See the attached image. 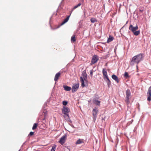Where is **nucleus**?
<instances>
[{
  "label": "nucleus",
  "instance_id": "obj_17",
  "mask_svg": "<svg viewBox=\"0 0 151 151\" xmlns=\"http://www.w3.org/2000/svg\"><path fill=\"white\" fill-rule=\"evenodd\" d=\"M70 17V15L68 16L67 18L65 19L62 22L61 24V25H63L65 23L67 22L68 20L69 17Z\"/></svg>",
  "mask_w": 151,
  "mask_h": 151
},
{
  "label": "nucleus",
  "instance_id": "obj_25",
  "mask_svg": "<svg viewBox=\"0 0 151 151\" xmlns=\"http://www.w3.org/2000/svg\"><path fill=\"white\" fill-rule=\"evenodd\" d=\"M56 147V145H55L54 146L52 147L51 151H55V149Z\"/></svg>",
  "mask_w": 151,
  "mask_h": 151
},
{
  "label": "nucleus",
  "instance_id": "obj_28",
  "mask_svg": "<svg viewBox=\"0 0 151 151\" xmlns=\"http://www.w3.org/2000/svg\"><path fill=\"white\" fill-rule=\"evenodd\" d=\"M90 73L91 76L92 77L93 75V70H92L90 71Z\"/></svg>",
  "mask_w": 151,
  "mask_h": 151
},
{
  "label": "nucleus",
  "instance_id": "obj_27",
  "mask_svg": "<svg viewBox=\"0 0 151 151\" xmlns=\"http://www.w3.org/2000/svg\"><path fill=\"white\" fill-rule=\"evenodd\" d=\"M34 134V132H30V133L29 134V135L31 136L33 135Z\"/></svg>",
  "mask_w": 151,
  "mask_h": 151
},
{
  "label": "nucleus",
  "instance_id": "obj_8",
  "mask_svg": "<svg viewBox=\"0 0 151 151\" xmlns=\"http://www.w3.org/2000/svg\"><path fill=\"white\" fill-rule=\"evenodd\" d=\"M147 100L149 101H150L151 100V86L150 87L148 88V92H147Z\"/></svg>",
  "mask_w": 151,
  "mask_h": 151
},
{
  "label": "nucleus",
  "instance_id": "obj_13",
  "mask_svg": "<svg viewBox=\"0 0 151 151\" xmlns=\"http://www.w3.org/2000/svg\"><path fill=\"white\" fill-rule=\"evenodd\" d=\"M93 103L95 104L96 105L99 106L100 105L101 101H99L97 100L96 99H93Z\"/></svg>",
  "mask_w": 151,
  "mask_h": 151
},
{
  "label": "nucleus",
  "instance_id": "obj_5",
  "mask_svg": "<svg viewBox=\"0 0 151 151\" xmlns=\"http://www.w3.org/2000/svg\"><path fill=\"white\" fill-rule=\"evenodd\" d=\"M98 110L96 107H95L92 111V114L93 116V119L95 121L97 117V114Z\"/></svg>",
  "mask_w": 151,
  "mask_h": 151
},
{
  "label": "nucleus",
  "instance_id": "obj_1",
  "mask_svg": "<svg viewBox=\"0 0 151 151\" xmlns=\"http://www.w3.org/2000/svg\"><path fill=\"white\" fill-rule=\"evenodd\" d=\"M144 57V54L142 53H140L134 56L130 62V65H134L135 64H136L137 67L138 64L143 60Z\"/></svg>",
  "mask_w": 151,
  "mask_h": 151
},
{
  "label": "nucleus",
  "instance_id": "obj_6",
  "mask_svg": "<svg viewBox=\"0 0 151 151\" xmlns=\"http://www.w3.org/2000/svg\"><path fill=\"white\" fill-rule=\"evenodd\" d=\"M70 111V109L66 106H64L62 109V113L68 117V113Z\"/></svg>",
  "mask_w": 151,
  "mask_h": 151
},
{
  "label": "nucleus",
  "instance_id": "obj_18",
  "mask_svg": "<svg viewBox=\"0 0 151 151\" xmlns=\"http://www.w3.org/2000/svg\"><path fill=\"white\" fill-rule=\"evenodd\" d=\"M84 142L83 140V139H79L77 140L76 143V144H79L83 143Z\"/></svg>",
  "mask_w": 151,
  "mask_h": 151
},
{
  "label": "nucleus",
  "instance_id": "obj_34",
  "mask_svg": "<svg viewBox=\"0 0 151 151\" xmlns=\"http://www.w3.org/2000/svg\"><path fill=\"white\" fill-rule=\"evenodd\" d=\"M19 151H20V150H19Z\"/></svg>",
  "mask_w": 151,
  "mask_h": 151
},
{
  "label": "nucleus",
  "instance_id": "obj_33",
  "mask_svg": "<svg viewBox=\"0 0 151 151\" xmlns=\"http://www.w3.org/2000/svg\"><path fill=\"white\" fill-rule=\"evenodd\" d=\"M43 119V120H45V118H44Z\"/></svg>",
  "mask_w": 151,
  "mask_h": 151
},
{
  "label": "nucleus",
  "instance_id": "obj_10",
  "mask_svg": "<svg viewBox=\"0 0 151 151\" xmlns=\"http://www.w3.org/2000/svg\"><path fill=\"white\" fill-rule=\"evenodd\" d=\"M66 136L65 135L62 137L59 141V142L62 145H63L65 142Z\"/></svg>",
  "mask_w": 151,
  "mask_h": 151
},
{
  "label": "nucleus",
  "instance_id": "obj_26",
  "mask_svg": "<svg viewBox=\"0 0 151 151\" xmlns=\"http://www.w3.org/2000/svg\"><path fill=\"white\" fill-rule=\"evenodd\" d=\"M67 102L65 101H63V104L64 106H66L67 104Z\"/></svg>",
  "mask_w": 151,
  "mask_h": 151
},
{
  "label": "nucleus",
  "instance_id": "obj_24",
  "mask_svg": "<svg viewBox=\"0 0 151 151\" xmlns=\"http://www.w3.org/2000/svg\"><path fill=\"white\" fill-rule=\"evenodd\" d=\"M124 76L126 78H127L129 77L128 74L127 72H125V73L124 74Z\"/></svg>",
  "mask_w": 151,
  "mask_h": 151
},
{
  "label": "nucleus",
  "instance_id": "obj_12",
  "mask_svg": "<svg viewBox=\"0 0 151 151\" xmlns=\"http://www.w3.org/2000/svg\"><path fill=\"white\" fill-rule=\"evenodd\" d=\"M112 78L116 81L117 83H119V80L118 77L114 74H113L111 76Z\"/></svg>",
  "mask_w": 151,
  "mask_h": 151
},
{
  "label": "nucleus",
  "instance_id": "obj_14",
  "mask_svg": "<svg viewBox=\"0 0 151 151\" xmlns=\"http://www.w3.org/2000/svg\"><path fill=\"white\" fill-rule=\"evenodd\" d=\"M60 73L58 72L57 73L55 76L54 80L55 81H57L59 78L60 77Z\"/></svg>",
  "mask_w": 151,
  "mask_h": 151
},
{
  "label": "nucleus",
  "instance_id": "obj_9",
  "mask_svg": "<svg viewBox=\"0 0 151 151\" xmlns=\"http://www.w3.org/2000/svg\"><path fill=\"white\" fill-rule=\"evenodd\" d=\"M80 77H81L83 79H84L85 81H87V74L86 71L84 70L81 76Z\"/></svg>",
  "mask_w": 151,
  "mask_h": 151
},
{
  "label": "nucleus",
  "instance_id": "obj_31",
  "mask_svg": "<svg viewBox=\"0 0 151 151\" xmlns=\"http://www.w3.org/2000/svg\"><path fill=\"white\" fill-rule=\"evenodd\" d=\"M143 11V10H139V11L141 12H142V11Z\"/></svg>",
  "mask_w": 151,
  "mask_h": 151
},
{
  "label": "nucleus",
  "instance_id": "obj_21",
  "mask_svg": "<svg viewBox=\"0 0 151 151\" xmlns=\"http://www.w3.org/2000/svg\"><path fill=\"white\" fill-rule=\"evenodd\" d=\"M91 21L92 23H94L95 22L97 21V20L94 18H92L91 19Z\"/></svg>",
  "mask_w": 151,
  "mask_h": 151
},
{
  "label": "nucleus",
  "instance_id": "obj_32",
  "mask_svg": "<svg viewBox=\"0 0 151 151\" xmlns=\"http://www.w3.org/2000/svg\"><path fill=\"white\" fill-rule=\"evenodd\" d=\"M43 119V120H45V118H44Z\"/></svg>",
  "mask_w": 151,
  "mask_h": 151
},
{
  "label": "nucleus",
  "instance_id": "obj_19",
  "mask_svg": "<svg viewBox=\"0 0 151 151\" xmlns=\"http://www.w3.org/2000/svg\"><path fill=\"white\" fill-rule=\"evenodd\" d=\"M114 39V38L113 37L111 36H109V38L108 39L107 42L109 43L112 41Z\"/></svg>",
  "mask_w": 151,
  "mask_h": 151
},
{
  "label": "nucleus",
  "instance_id": "obj_3",
  "mask_svg": "<svg viewBox=\"0 0 151 151\" xmlns=\"http://www.w3.org/2000/svg\"><path fill=\"white\" fill-rule=\"evenodd\" d=\"M126 96L125 101L127 105H128L130 103L129 99L131 98V92L129 89H127L126 91Z\"/></svg>",
  "mask_w": 151,
  "mask_h": 151
},
{
  "label": "nucleus",
  "instance_id": "obj_15",
  "mask_svg": "<svg viewBox=\"0 0 151 151\" xmlns=\"http://www.w3.org/2000/svg\"><path fill=\"white\" fill-rule=\"evenodd\" d=\"M63 88H64V89L67 91H70L71 89V88L70 87L67 86H63Z\"/></svg>",
  "mask_w": 151,
  "mask_h": 151
},
{
  "label": "nucleus",
  "instance_id": "obj_23",
  "mask_svg": "<svg viewBox=\"0 0 151 151\" xmlns=\"http://www.w3.org/2000/svg\"><path fill=\"white\" fill-rule=\"evenodd\" d=\"M81 5V3H79L77 5L75 6L73 8V9H75L77 8L78 7L80 6Z\"/></svg>",
  "mask_w": 151,
  "mask_h": 151
},
{
  "label": "nucleus",
  "instance_id": "obj_2",
  "mask_svg": "<svg viewBox=\"0 0 151 151\" xmlns=\"http://www.w3.org/2000/svg\"><path fill=\"white\" fill-rule=\"evenodd\" d=\"M138 29L137 25L135 27H134L132 24H130L129 27V29L134 34L135 36L138 35L140 33L139 30L136 31Z\"/></svg>",
  "mask_w": 151,
  "mask_h": 151
},
{
  "label": "nucleus",
  "instance_id": "obj_11",
  "mask_svg": "<svg viewBox=\"0 0 151 151\" xmlns=\"http://www.w3.org/2000/svg\"><path fill=\"white\" fill-rule=\"evenodd\" d=\"M102 73L104 76V79H105L106 77L108 76L107 72L105 69H103Z\"/></svg>",
  "mask_w": 151,
  "mask_h": 151
},
{
  "label": "nucleus",
  "instance_id": "obj_16",
  "mask_svg": "<svg viewBox=\"0 0 151 151\" xmlns=\"http://www.w3.org/2000/svg\"><path fill=\"white\" fill-rule=\"evenodd\" d=\"M80 80L81 83V86L83 88L85 86V85L84 84L85 80L84 79H83L81 77H80Z\"/></svg>",
  "mask_w": 151,
  "mask_h": 151
},
{
  "label": "nucleus",
  "instance_id": "obj_4",
  "mask_svg": "<svg viewBox=\"0 0 151 151\" xmlns=\"http://www.w3.org/2000/svg\"><path fill=\"white\" fill-rule=\"evenodd\" d=\"M99 59V57L97 55H94L92 57L91 63L90 64L91 65H92L93 64L96 63Z\"/></svg>",
  "mask_w": 151,
  "mask_h": 151
},
{
  "label": "nucleus",
  "instance_id": "obj_30",
  "mask_svg": "<svg viewBox=\"0 0 151 151\" xmlns=\"http://www.w3.org/2000/svg\"><path fill=\"white\" fill-rule=\"evenodd\" d=\"M105 79H106V82L108 81H109L110 80L108 76L106 77Z\"/></svg>",
  "mask_w": 151,
  "mask_h": 151
},
{
  "label": "nucleus",
  "instance_id": "obj_7",
  "mask_svg": "<svg viewBox=\"0 0 151 151\" xmlns=\"http://www.w3.org/2000/svg\"><path fill=\"white\" fill-rule=\"evenodd\" d=\"M79 84L78 83L73 84L72 87V92H75L78 89Z\"/></svg>",
  "mask_w": 151,
  "mask_h": 151
},
{
  "label": "nucleus",
  "instance_id": "obj_29",
  "mask_svg": "<svg viewBox=\"0 0 151 151\" xmlns=\"http://www.w3.org/2000/svg\"><path fill=\"white\" fill-rule=\"evenodd\" d=\"M107 84L109 86H110V85L111 84V81H110V80L109 81H109H107Z\"/></svg>",
  "mask_w": 151,
  "mask_h": 151
},
{
  "label": "nucleus",
  "instance_id": "obj_20",
  "mask_svg": "<svg viewBox=\"0 0 151 151\" xmlns=\"http://www.w3.org/2000/svg\"><path fill=\"white\" fill-rule=\"evenodd\" d=\"M71 40L72 42H75L76 41V39L75 38V35H73L71 37Z\"/></svg>",
  "mask_w": 151,
  "mask_h": 151
},
{
  "label": "nucleus",
  "instance_id": "obj_22",
  "mask_svg": "<svg viewBox=\"0 0 151 151\" xmlns=\"http://www.w3.org/2000/svg\"><path fill=\"white\" fill-rule=\"evenodd\" d=\"M38 126V124L37 123L34 124L33 126L32 127V129L33 130L35 129H36Z\"/></svg>",
  "mask_w": 151,
  "mask_h": 151
}]
</instances>
